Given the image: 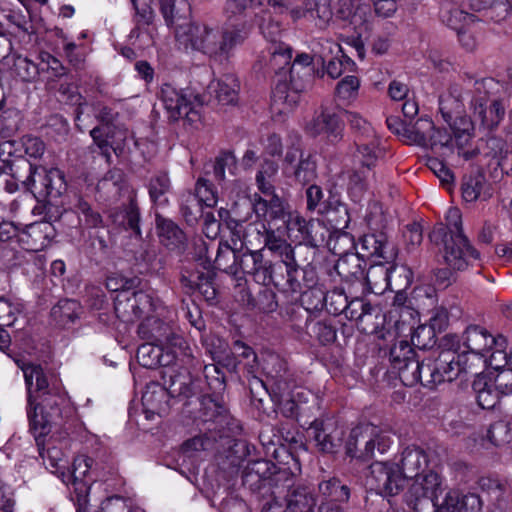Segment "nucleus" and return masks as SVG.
I'll use <instances>...</instances> for the list:
<instances>
[{
  "label": "nucleus",
  "mask_w": 512,
  "mask_h": 512,
  "mask_svg": "<svg viewBox=\"0 0 512 512\" xmlns=\"http://www.w3.org/2000/svg\"><path fill=\"white\" fill-rule=\"evenodd\" d=\"M283 265V271L279 272L275 280V287L287 294H301L307 287H312L317 282L316 272L313 268L299 267L296 257Z\"/></svg>",
  "instance_id": "nucleus-14"
},
{
  "label": "nucleus",
  "mask_w": 512,
  "mask_h": 512,
  "mask_svg": "<svg viewBox=\"0 0 512 512\" xmlns=\"http://www.w3.org/2000/svg\"><path fill=\"white\" fill-rule=\"evenodd\" d=\"M469 98L467 90L464 93L454 95L449 93L439 98V111L446 123L453 125L454 122H459L460 114L464 109V100Z\"/></svg>",
  "instance_id": "nucleus-33"
},
{
  "label": "nucleus",
  "mask_w": 512,
  "mask_h": 512,
  "mask_svg": "<svg viewBox=\"0 0 512 512\" xmlns=\"http://www.w3.org/2000/svg\"><path fill=\"white\" fill-rule=\"evenodd\" d=\"M151 306V297L143 291L119 293L114 300L115 313L124 322L139 319L150 310Z\"/></svg>",
  "instance_id": "nucleus-19"
},
{
  "label": "nucleus",
  "mask_w": 512,
  "mask_h": 512,
  "mask_svg": "<svg viewBox=\"0 0 512 512\" xmlns=\"http://www.w3.org/2000/svg\"><path fill=\"white\" fill-rule=\"evenodd\" d=\"M411 342L418 349H430L436 344V331L433 326L420 325L414 330Z\"/></svg>",
  "instance_id": "nucleus-60"
},
{
  "label": "nucleus",
  "mask_w": 512,
  "mask_h": 512,
  "mask_svg": "<svg viewBox=\"0 0 512 512\" xmlns=\"http://www.w3.org/2000/svg\"><path fill=\"white\" fill-rule=\"evenodd\" d=\"M447 225L440 224L429 234L436 245H443L445 263L456 270H465L480 259V253L469 242L462 230L460 210L450 208L446 215Z\"/></svg>",
  "instance_id": "nucleus-7"
},
{
  "label": "nucleus",
  "mask_w": 512,
  "mask_h": 512,
  "mask_svg": "<svg viewBox=\"0 0 512 512\" xmlns=\"http://www.w3.org/2000/svg\"><path fill=\"white\" fill-rule=\"evenodd\" d=\"M433 131V121L428 118H419L414 123H408L403 132V142L408 145L426 147L429 133Z\"/></svg>",
  "instance_id": "nucleus-37"
},
{
  "label": "nucleus",
  "mask_w": 512,
  "mask_h": 512,
  "mask_svg": "<svg viewBox=\"0 0 512 512\" xmlns=\"http://www.w3.org/2000/svg\"><path fill=\"white\" fill-rule=\"evenodd\" d=\"M318 449L325 453H333L340 446L343 431L333 419H315L308 429Z\"/></svg>",
  "instance_id": "nucleus-22"
},
{
  "label": "nucleus",
  "mask_w": 512,
  "mask_h": 512,
  "mask_svg": "<svg viewBox=\"0 0 512 512\" xmlns=\"http://www.w3.org/2000/svg\"><path fill=\"white\" fill-rule=\"evenodd\" d=\"M206 386L212 394H221L226 388L224 372L216 364H207L203 367Z\"/></svg>",
  "instance_id": "nucleus-57"
},
{
  "label": "nucleus",
  "mask_w": 512,
  "mask_h": 512,
  "mask_svg": "<svg viewBox=\"0 0 512 512\" xmlns=\"http://www.w3.org/2000/svg\"><path fill=\"white\" fill-rule=\"evenodd\" d=\"M413 479L415 481L411 486V492L417 499L428 498L434 501L437 498L438 491L441 490V479L436 472H422Z\"/></svg>",
  "instance_id": "nucleus-31"
},
{
  "label": "nucleus",
  "mask_w": 512,
  "mask_h": 512,
  "mask_svg": "<svg viewBox=\"0 0 512 512\" xmlns=\"http://www.w3.org/2000/svg\"><path fill=\"white\" fill-rule=\"evenodd\" d=\"M357 150L354 154L355 159L359 161L363 169L371 171V168L375 166L378 158L382 155L383 151L379 147L378 140L374 135L369 138L366 143H357Z\"/></svg>",
  "instance_id": "nucleus-41"
},
{
  "label": "nucleus",
  "mask_w": 512,
  "mask_h": 512,
  "mask_svg": "<svg viewBox=\"0 0 512 512\" xmlns=\"http://www.w3.org/2000/svg\"><path fill=\"white\" fill-rule=\"evenodd\" d=\"M333 8L337 18L349 21L354 26L366 21L368 6L362 4L361 0H333Z\"/></svg>",
  "instance_id": "nucleus-29"
},
{
  "label": "nucleus",
  "mask_w": 512,
  "mask_h": 512,
  "mask_svg": "<svg viewBox=\"0 0 512 512\" xmlns=\"http://www.w3.org/2000/svg\"><path fill=\"white\" fill-rule=\"evenodd\" d=\"M363 261L358 254H346L340 258L335 266L337 273L346 281L361 280L367 281Z\"/></svg>",
  "instance_id": "nucleus-38"
},
{
  "label": "nucleus",
  "mask_w": 512,
  "mask_h": 512,
  "mask_svg": "<svg viewBox=\"0 0 512 512\" xmlns=\"http://www.w3.org/2000/svg\"><path fill=\"white\" fill-rule=\"evenodd\" d=\"M450 127L453 131V144L455 143L459 156H462L465 160L476 157L480 153L479 148L465 149L473 137L474 126L471 119L467 116L460 117L459 122H454Z\"/></svg>",
  "instance_id": "nucleus-27"
},
{
  "label": "nucleus",
  "mask_w": 512,
  "mask_h": 512,
  "mask_svg": "<svg viewBox=\"0 0 512 512\" xmlns=\"http://www.w3.org/2000/svg\"><path fill=\"white\" fill-rule=\"evenodd\" d=\"M360 81L356 76H346L340 80L335 88L336 97L344 102H350L358 96Z\"/></svg>",
  "instance_id": "nucleus-58"
},
{
  "label": "nucleus",
  "mask_w": 512,
  "mask_h": 512,
  "mask_svg": "<svg viewBox=\"0 0 512 512\" xmlns=\"http://www.w3.org/2000/svg\"><path fill=\"white\" fill-rule=\"evenodd\" d=\"M138 261L145 265V268L156 274L162 273L167 266V257L158 254L154 247L147 246L137 258Z\"/></svg>",
  "instance_id": "nucleus-56"
},
{
  "label": "nucleus",
  "mask_w": 512,
  "mask_h": 512,
  "mask_svg": "<svg viewBox=\"0 0 512 512\" xmlns=\"http://www.w3.org/2000/svg\"><path fill=\"white\" fill-rule=\"evenodd\" d=\"M180 211L188 224L192 225L196 223L198 218L202 215V206L197 196H194L192 193L184 195Z\"/></svg>",
  "instance_id": "nucleus-63"
},
{
  "label": "nucleus",
  "mask_w": 512,
  "mask_h": 512,
  "mask_svg": "<svg viewBox=\"0 0 512 512\" xmlns=\"http://www.w3.org/2000/svg\"><path fill=\"white\" fill-rule=\"evenodd\" d=\"M239 84L233 75H225L217 82L216 98L224 105L232 104L237 100Z\"/></svg>",
  "instance_id": "nucleus-50"
},
{
  "label": "nucleus",
  "mask_w": 512,
  "mask_h": 512,
  "mask_svg": "<svg viewBox=\"0 0 512 512\" xmlns=\"http://www.w3.org/2000/svg\"><path fill=\"white\" fill-rule=\"evenodd\" d=\"M428 465L426 453L419 447H407L401 453L398 464L375 461L370 465L368 483L379 494L394 496L399 494L407 479H413L425 472Z\"/></svg>",
  "instance_id": "nucleus-3"
},
{
  "label": "nucleus",
  "mask_w": 512,
  "mask_h": 512,
  "mask_svg": "<svg viewBox=\"0 0 512 512\" xmlns=\"http://www.w3.org/2000/svg\"><path fill=\"white\" fill-rule=\"evenodd\" d=\"M436 512H482V501L477 494L451 489L437 505Z\"/></svg>",
  "instance_id": "nucleus-25"
},
{
  "label": "nucleus",
  "mask_w": 512,
  "mask_h": 512,
  "mask_svg": "<svg viewBox=\"0 0 512 512\" xmlns=\"http://www.w3.org/2000/svg\"><path fill=\"white\" fill-rule=\"evenodd\" d=\"M453 146V137L446 129H438L433 124V131L429 133L425 148L433 151L451 150Z\"/></svg>",
  "instance_id": "nucleus-64"
},
{
  "label": "nucleus",
  "mask_w": 512,
  "mask_h": 512,
  "mask_svg": "<svg viewBox=\"0 0 512 512\" xmlns=\"http://www.w3.org/2000/svg\"><path fill=\"white\" fill-rule=\"evenodd\" d=\"M109 217L119 227L131 230L136 236H141L140 210L134 198H131L128 204L111 210Z\"/></svg>",
  "instance_id": "nucleus-28"
},
{
  "label": "nucleus",
  "mask_w": 512,
  "mask_h": 512,
  "mask_svg": "<svg viewBox=\"0 0 512 512\" xmlns=\"http://www.w3.org/2000/svg\"><path fill=\"white\" fill-rule=\"evenodd\" d=\"M440 17L443 23L456 31L475 21L473 14L449 3L442 6Z\"/></svg>",
  "instance_id": "nucleus-42"
},
{
  "label": "nucleus",
  "mask_w": 512,
  "mask_h": 512,
  "mask_svg": "<svg viewBox=\"0 0 512 512\" xmlns=\"http://www.w3.org/2000/svg\"><path fill=\"white\" fill-rule=\"evenodd\" d=\"M38 58L40 61L37 64H34V66H36L37 73L39 75L47 74V76L44 78L48 81L53 78L65 75V67L51 54L47 52H41Z\"/></svg>",
  "instance_id": "nucleus-48"
},
{
  "label": "nucleus",
  "mask_w": 512,
  "mask_h": 512,
  "mask_svg": "<svg viewBox=\"0 0 512 512\" xmlns=\"http://www.w3.org/2000/svg\"><path fill=\"white\" fill-rule=\"evenodd\" d=\"M219 395L220 394L201 395L199 418L203 422H222L227 417V409Z\"/></svg>",
  "instance_id": "nucleus-32"
},
{
  "label": "nucleus",
  "mask_w": 512,
  "mask_h": 512,
  "mask_svg": "<svg viewBox=\"0 0 512 512\" xmlns=\"http://www.w3.org/2000/svg\"><path fill=\"white\" fill-rule=\"evenodd\" d=\"M282 171L297 184L307 185L317 178V162L315 156L305 152L300 139H296L287 147L283 158Z\"/></svg>",
  "instance_id": "nucleus-13"
},
{
  "label": "nucleus",
  "mask_w": 512,
  "mask_h": 512,
  "mask_svg": "<svg viewBox=\"0 0 512 512\" xmlns=\"http://www.w3.org/2000/svg\"><path fill=\"white\" fill-rule=\"evenodd\" d=\"M499 87V83L493 78H483L475 80L473 86L467 89L473 116L488 131L497 128L505 116L502 101L495 97Z\"/></svg>",
  "instance_id": "nucleus-9"
},
{
  "label": "nucleus",
  "mask_w": 512,
  "mask_h": 512,
  "mask_svg": "<svg viewBox=\"0 0 512 512\" xmlns=\"http://www.w3.org/2000/svg\"><path fill=\"white\" fill-rule=\"evenodd\" d=\"M370 170L356 169L348 172L347 189L354 202H360L368 189Z\"/></svg>",
  "instance_id": "nucleus-45"
},
{
  "label": "nucleus",
  "mask_w": 512,
  "mask_h": 512,
  "mask_svg": "<svg viewBox=\"0 0 512 512\" xmlns=\"http://www.w3.org/2000/svg\"><path fill=\"white\" fill-rule=\"evenodd\" d=\"M375 312L378 313V310L370 303L362 298H354L348 301L344 314L349 320L363 323L366 319L372 317Z\"/></svg>",
  "instance_id": "nucleus-53"
},
{
  "label": "nucleus",
  "mask_w": 512,
  "mask_h": 512,
  "mask_svg": "<svg viewBox=\"0 0 512 512\" xmlns=\"http://www.w3.org/2000/svg\"><path fill=\"white\" fill-rule=\"evenodd\" d=\"M165 385L168 386L157 382L146 385L142 395V406L149 420L155 415L162 417L168 414L170 397L188 399L204 392L201 379L194 378L186 369L171 371L169 380H165Z\"/></svg>",
  "instance_id": "nucleus-4"
},
{
  "label": "nucleus",
  "mask_w": 512,
  "mask_h": 512,
  "mask_svg": "<svg viewBox=\"0 0 512 512\" xmlns=\"http://www.w3.org/2000/svg\"><path fill=\"white\" fill-rule=\"evenodd\" d=\"M261 250H252L246 248L245 251L230 250L227 248L226 252H219L215 259L216 266L231 274H236L241 270L244 274L251 275L255 270V264Z\"/></svg>",
  "instance_id": "nucleus-21"
},
{
  "label": "nucleus",
  "mask_w": 512,
  "mask_h": 512,
  "mask_svg": "<svg viewBox=\"0 0 512 512\" xmlns=\"http://www.w3.org/2000/svg\"><path fill=\"white\" fill-rule=\"evenodd\" d=\"M252 208L258 220L277 231L286 229L291 218V214L285 208L284 201L276 194H273L269 200L255 194L252 200Z\"/></svg>",
  "instance_id": "nucleus-16"
},
{
  "label": "nucleus",
  "mask_w": 512,
  "mask_h": 512,
  "mask_svg": "<svg viewBox=\"0 0 512 512\" xmlns=\"http://www.w3.org/2000/svg\"><path fill=\"white\" fill-rule=\"evenodd\" d=\"M147 187L150 199L154 204L165 205L168 203L166 195L170 191L171 182L167 173H156L150 178Z\"/></svg>",
  "instance_id": "nucleus-43"
},
{
  "label": "nucleus",
  "mask_w": 512,
  "mask_h": 512,
  "mask_svg": "<svg viewBox=\"0 0 512 512\" xmlns=\"http://www.w3.org/2000/svg\"><path fill=\"white\" fill-rule=\"evenodd\" d=\"M413 272L406 265H392L386 267L382 264L371 266L367 271V284L373 290V286L382 288L394 284L398 290H405L412 284Z\"/></svg>",
  "instance_id": "nucleus-17"
},
{
  "label": "nucleus",
  "mask_w": 512,
  "mask_h": 512,
  "mask_svg": "<svg viewBox=\"0 0 512 512\" xmlns=\"http://www.w3.org/2000/svg\"><path fill=\"white\" fill-rule=\"evenodd\" d=\"M390 436L372 424L354 427L346 442V454L361 462L383 455L391 446Z\"/></svg>",
  "instance_id": "nucleus-10"
},
{
  "label": "nucleus",
  "mask_w": 512,
  "mask_h": 512,
  "mask_svg": "<svg viewBox=\"0 0 512 512\" xmlns=\"http://www.w3.org/2000/svg\"><path fill=\"white\" fill-rule=\"evenodd\" d=\"M138 334L142 339L167 346H179L185 341L174 334L171 327L158 318H147L138 327Z\"/></svg>",
  "instance_id": "nucleus-24"
},
{
  "label": "nucleus",
  "mask_w": 512,
  "mask_h": 512,
  "mask_svg": "<svg viewBox=\"0 0 512 512\" xmlns=\"http://www.w3.org/2000/svg\"><path fill=\"white\" fill-rule=\"evenodd\" d=\"M214 441V438L207 434L196 435L183 442L181 450L186 456L191 457L195 453L212 449Z\"/></svg>",
  "instance_id": "nucleus-62"
},
{
  "label": "nucleus",
  "mask_w": 512,
  "mask_h": 512,
  "mask_svg": "<svg viewBox=\"0 0 512 512\" xmlns=\"http://www.w3.org/2000/svg\"><path fill=\"white\" fill-rule=\"evenodd\" d=\"M484 184L485 177L479 172L465 175L461 186L464 200L467 202L476 201L480 197Z\"/></svg>",
  "instance_id": "nucleus-55"
},
{
  "label": "nucleus",
  "mask_w": 512,
  "mask_h": 512,
  "mask_svg": "<svg viewBox=\"0 0 512 512\" xmlns=\"http://www.w3.org/2000/svg\"><path fill=\"white\" fill-rule=\"evenodd\" d=\"M308 81L304 79L278 80L272 90L271 110L279 115L292 112L299 104L301 94L308 89Z\"/></svg>",
  "instance_id": "nucleus-15"
},
{
  "label": "nucleus",
  "mask_w": 512,
  "mask_h": 512,
  "mask_svg": "<svg viewBox=\"0 0 512 512\" xmlns=\"http://www.w3.org/2000/svg\"><path fill=\"white\" fill-rule=\"evenodd\" d=\"M247 33L239 28L219 29L203 23L185 21L176 24L175 38L180 46L215 60L226 59L233 48L244 42Z\"/></svg>",
  "instance_id": "nucleus-1"
},
{
  "label": "nucleus",
  "mask_w": 512,
  "mask_h": 512,
  "mask_svg": "<svg viewBox=\"0 0 512 512\" xmlns=\"http://www.w3.org/2000/svg\"><path fill=\"white\" fill-rule=\"evenodd\" d=\"M320 495L326 499L327 503L346 502L350 498V489L336 477L323 480L318 484Z\"/></svg>",
  "instance_id": "nucleus-40"
},
{
  "label": "nucleus",
  "mask_w": 512,
  "mask_h": 512,
  "mask_svg": "<svg viewBox=\"0 0 512 512\" xmlns=\"http://www.w3.org/2000/svg\"><path fill=\"white\" fill-rule=\"evenodd\" d=\"M250 455V444L243 439H226L222 449L215 455L220 470L227 476L238 473L239 468Z\"/></svg>",
  "instance_id": "nucleus-18"
},
{
  "label": "nucleus",
  "mask_w": 512,
  "mask_h": 512,
  "mask_svg": "<svg viewBox=\"0 0 512 512\" xmlns=\"http://www.w3.org/2000/svg\"><path fill=\"white\" fill-rule=\"evenodd\" d=\"M267 375L275 381V385L279 391H284L287 387L286 383V364L285 362L275 356L271 357L264 367Z\"/></svg>",
  "instance_id": "nucleus-59"
},
{
  "label": "nucleus",
  "mask_w": 512,
  "mask_h": 512,
  "mask_svg": "<svg viewBox=\"0 0 512 512\" xmlns=\"http://www.w3.org/2000/svg\"><path fill=\"white\" fill-rule=\"evenodd\" d=\"M306 330L310 338L317 340L322 345L332 344L337 337V329L327 321L311 320L306 323Z\"/></svg>",
  "instance_id": "nucleus-44"
},
{
  "label": "nucleus",
  "mask_w": 512,
  "mask_h": 512,
  "mask_svg": "<svg viewBox=\"0 0 512 512\" xmlns=\"http://www.w3.org/2000/svg\"><path fill=\"white\" fill-rule=\"evenodd\" d=\"M160 98L171 121L183 119L189 125L201 122V97L190 89H177L165 83L161 87Z\"/></svg>",
  "instance_id": "nucleus-11"
},
{
  "label": "nucleus",
  "mask_w": 512,
  "mask_h": 512,
  "mask_svg": "<svg viewBox=\"0 0 512 512\" xmlns=\"http://www.w3.org/2000/svg\"><path fill=\"white\" fill-rule=\"evenodd\" d=\"M39 182L41 189L38 196L34 193L37 204L34 206V216L42 215L40 220H34V236L43 238L46 243H42L41 248L46 247L55 237L56 231L52 221L59 218V210L45 198L49 195L59 196L66 190L64 174L57 168H46L42 165L34 164V185Z\"/></svg>",
  "instance_id": "nucleus-6"
},
{
  "label": "nucleus",
  "mask_w": 512,
  "mask_h": 512,
  "mask_svg": "<svg viewBox=\"0 0 512 512\" xmlns=\"http://www.w3.org/2000/svg\"><path fill=\"white\" fill-rule=\"evenodd\" d=\"M467 371L466 355L447 349L440 352L436 359L412 361L409 369L403 372L402 383L406 386L421 383L424 387L433 389L443 382H452Z\"/></svg>",
  "instance_id": "nucleus-5"
},
{
  "label": "nucleus",
  "mask_w": 512,
  "mask_h": 512,
  "mask_svg": "<svg viewBox=\"0 0 512 512\" xmlns=\"http://www.w3.org/2000/svg\"><path fill=\"white\" fill-rule=\"evenodd\" d=\"M272 499L263 505L261 512H314L317 497L311 487L297 482L288 468L273 478Z\"/></svg>",
  "instance_id": "nucleus-8"
},
{
  "label": "nucleus",
  "mask_w": 512,
  "mask_h": 512,
  "mask_svg": "<svg viewBox=\"0 0 512 512\" xmlns=\"http://www.w3.org/2000/svg\"><path fill=\"white\" fill-rule=\"evenodd\" d=\"M51 418V414L45 411V406L36 402L34 396V431L40 429L39 435L35 438L39 457L46 469L56 474L64 483L68 484L71 480L73 483L82 481L92 467L93 459L84 455L77 456L74 458L72 471L66 472L68 462L64 459L62 449L55 441H46L42 438L50 431Z\"/></svg>",
  "instance_id": "nucleus-2"
},
{
  "label": "nucleus",
  "mask_w": 512,
  "mask_h": 512,
  "mask_svg": "<svg viewBox=\"0 0 512 512\" xmlns=\"http://www.w3.org/2000/svg\"><path fill=\"white\" fill-rule=\"evenodd\" d=\"M276 232L278 231L275 228H269L268 233L265 236V243L263 247L278 254L281 258V264H284L287 261H292L293 258L296 257V254L300 253L303 247H292L285 239L276 235Z\"/></svg>",
  "instance_id": "nucleus-36"
},
{
  "label": "nucleus",
  "mask_w": 512,
  "mask_h": 512,
  "mask_svg": "<svg viewBox=\"0 0 512 512\" xmlns=\"http://www.w3.org/2000/svg\"><path fill=\"white\" fill-rule=\"evenodd\" d=\"M82 313L80 303L72 299L60 300L51 310V318L56 325L67 327L73 324Z\"/></svg>",
  "instance_id": "nucleus-35"
},
{
  "label": "nucleus",
  "mask_w": 512,
  "mask_h": 512,
  "mask_svg": "<svg viewBox=\"0 0 512 512\" xmlns=\"http://www.w3.org/2000/svg\"><path fill=\"white\" fill-rule=\"evenodd\" d=\"M472 389L476 395L478 405L483 409H492L499 398V391L493 380L485 374H477Z\"/></svg>",
  "instance_id": "nucleus-30"
},
{
  "label": "nucleus",
  "mask_w": 512,
  "mask_h": 512,
  "mask_svg": "<svg viewBox=\"0 0 512 512\" xmlns=\"http://www.w3.org/2000/svg\"><path fill=\"white\" fill-rule=\"evenodd\" d=\"M370 232L361 238V250L363 256L382 258L386 261L395 257V248L393 243L388 240V236L383 229L373 227V223L368 219Z\"/></svg>",
  "instance_id": "nucleus-23"
},
{
  "label": "nucleus",
  "mask_w": 512,
  "mask_h": 512,
  "mask_svg": "<svg viewBox=\"0 0 512 512\" xmlns=\"http://www.w3.org/2000/svg\"><path fill=\"white\" fill-rule=\"evenodd\" d=\"M322 214H326L328 221L332 223L333 227L337 230L346 229L350 222L348 208L345 204L335 200L330 203L328 207L321 209Z\"/></svg>",
  "instance_id": "nucleus-51"
},
{
  "label": "nucleus",
  "mask_w": 512,
  "mask_h": 512,
  "mask_svg": "<svg viewBox=\"0 0 512 512\" xmlns=\"http://www.w3.org/2000/svg\"><path fill=\"white\" fill-rule=\"evenodd\" d=\"M237 170V159L231 151H223L215 158L213 174L215 180L222 184L226 180V171L229 175H235Z\"/></svg>",
  "instance_id": "nucleus-47"
},
{
  "label": "nucleus",
  "mask_w": 512,
  "mask_h": 512,
  "mask_svg": "<svg viewBox=\"0 0 512 512\" xmlns=\"http://www.w3.org/2000/svg\"><path fill=\"white\" fill-rule=\"evenodd\" d=\"M389 358L393 368L398 371L401 381L403 372L408 370L410 363L417 359L414 349L406 340H399L393 344L390 348Z\"/></svg>",
  "instance_id": "nucleus-34"
},
{
  "label": "nucleus",
  "mask_w": 512,
  "mask_h": 512,
  "mask_svg": "<svg viewBox=\"0 0 512 512\" xmlns=\"http://www.w3.org/2000/svg\"><path fill=\"white\" fill-rule=\"evenodd\" d=\"M162 346L153 342L142 344L137 349L138 363L148 369H155L161 364Z\"/></svg>",
  "instance_id": "nucleus-46"
},
{
  "label": "nucleus",
  "mask_w": 512,
  "mask_h": 512,
  "mask_svg": "<svg viewBox=\"0 0 512 512\" xmlns=\"http://www.w3.org/2000/svg\"><path fill=\"white\" fill-rule=\"evenodd\" d=\"M254 269L250 276L256 283L264 286L270 284L275 286L276 277L279 272L283 271V265L281 263L273 264L271 261L265 260L261 252Z\"/></svg>",
  "instance_id": "nucleus-39"
},
{
  "label": "nucleus",
  "mask_w": 512,
  "mask_h": 512,
  "mask_svg": "<svg viewBox=\"0 0 512 512\" xmlns=\"http://www.w3.org/2000/svg\"><path fill=\"white\" fill-rule=\"evenodd\" d=\"M326 294L327 292L316 282L301 293L302 305L308 311H321L326 305Z\"/></svg>",
  "instance_id": "nucleus-49"
},
{
  "label": "nucleus",
  "mask_w": 512,
  "mask_h": 512,
  "mask_svg": "<svg viewBox=\"0 0 512 512\" xmlns=\"http://www.w3.org/2000/svg\"><path fill=\"white\" fill-rule=\"evenodd\" d=\"M156 225L161 244L178 255L184 254L188 240L183 230L172 220L162 217L156 218Z\"/></svg>",
  "instance_id": "nucleus-26"
},
{
  "label": "nucleus",
  "mask_w": 512,
  "mask_h": 512,
  "mask_svg": "<svg viewBox=\"0 0 512 512\" xmlns=\"http://www.w3.org/2000/svg\"><path fill=\"white\" fill-rule=\"evenodd\" d=\"M464 346L477 355L491 352L490 365L499 368L507 363V339L502 335L493 336L485 327L469 325L462 334Z\"/></svg>",
  "instance_id": "nucleus-12"
},
{
  "label": "nucleus",
  "mask_w": 512,
  "mask_h": 512,
  "mask_svg": "<svg viewBox=\"0 0 512 512\" xmlns=\"http://www.w3.org/2000/svg\"><path fill=\"white\" fill-rule=\"evenodd\" d=\"M313 58L306 53H302L296 56L292 62L289 71V78L291 79H304L310 84L311 69L309 66L312 64Z\"/></svg>",
  "instance_id": "nucleus-61"
},
{
  "label": "nucleus",
  "mask_w": 512,
  "mask_h": 512,
  "mask_svg": "<svg viewBox=\"0 0 512 512\" xmlns=\"http://www.w3.org/2000/svg\"><path fill=\"white\" fill-rule=\"evenodd\" d=\"M269 227L262 223L260 220L250 223L243 236L244 244L246 248L259 250V247H263L265 243V236L268 233Z\"/></svg>",
  "instance_id": "nucleus-54"
},
{
  "label": "nucleus",
  "mask_w": 512,
  "mask_h": 512,
  "mask_svg": "<svg viewBox=\"0 0 512 512\" xmlns=\"http://www.w3.org/2000/svg\"><path fill=\"white\" fill-rule=\"evenodd\" d=\"M292 49L284 43L274 46L269 60V67L277 74H285L286 68L291 66Z\"/></svg>",
  "instance_id": "nucleus-52"
},
{
  "label": "nucleus",
  "mask_w": 512,
  "mask_h": 512,
  "mask_svg": "<svg viewBox=\"0 0 512 512\" xmlns=\"http://www.w3.org/2000/svg\"><path fill=\"white\" fill-rule=\"evenodd\" d=\"M283 469L284 468H277L273 462L265 459L249 462L242 474L243 485L253 491L260 490L262 487L268 485L270 488V496L272 497L274 489L273 478L277 472Z\"/></svg>",
  "instance_id": "nucleus-20"
}]
</instances>
